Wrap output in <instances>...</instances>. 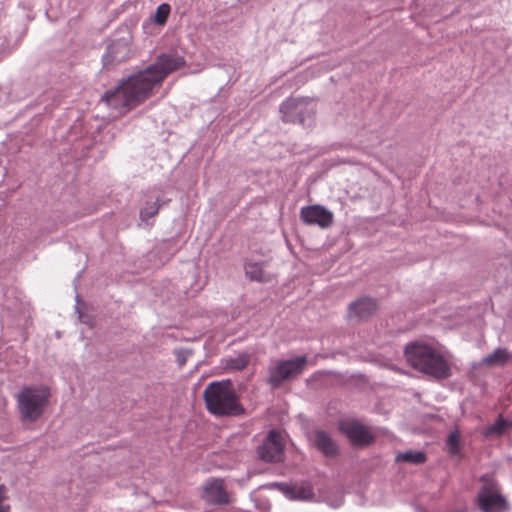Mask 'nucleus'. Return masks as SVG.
I'll list each match as a JSON object with an SVG mask.
<instances>
[{
    "label": "nucleus",
    "mask_w": 512,
    "mask_h": 512,
    "mask_svg": "<svg viewBox=\"0 0 512 512\" xmlns=\"http://www.w3.org/2000/svg\"><path fill=\"white\" fill-rule=\"evenodd\" d=\"M314 444L326 457H334L338 453V446L329 433L317 430L314 434Z\"/></svg>",
    "instance_id": "2eb2a0df"
},
{
    "label": "nucleus",
    "mask_w": 512,
    "mask_h": 512,
    "mask_svg": "<svg viewBox=\"0 0 512 512\" xmlns=\"http://www.w3.org/2000/svg\"><path fill=\"white\" fill-rule=\"evenodd\" d=\"M339 505H340V503H339V504H336V505H332V506H333L334 508H337Z\"/></svg>",
    "instance_id": "bb28decb"
},
{
    "label": "nucleus",
    "mask_w": 512,
    "mask_h": 512,
    "mask_svg": "<svg viewBox=\"0 0 512 512\" xmlns=\"http://www.w3.org/2000/svg\"><path fill=\"white\" fill-rule=\"evenodd\" d=\"M483 485L478 493V504L483 512H505L507 501L500 493L496 481L490 477L481 478Z\"/></svg>",
    "instance_id": "423d86ee"
},
{
    "label": "nucleus",
    "mask_w": 512,
    "mask_h": 512,
    "mask_svg": "<svg viewBox=\"0 0 512 512\" xmlns=\"http://www.w3.org/2000/svg\"><path fill=\"white\" fill-rule=\"evenodd\" d=\"M281 119L287 123L305 125L315 113L311 101L304 98H288L280 105Z\"/></svg>",
    "instance_id": "0eeeda50"
},
{
    "label": "nucleus",
    "mask_w": 512,
    "mask_h": 512,
    "mask_svg": "<svg viewBox=\"0 0 512 512\" xmlns=\"http://www.w3.org/2000/svg\"><path fill=\"white\" fill-rule=\"evenodd\" d=\"M171 8L167 3H162L157 7L156 13L154 15V22L159 25H164L167 22L168 16L170 14Z\"/></svg>",
    "instance_id": "4be33fe9"
},
{
    "label": "nucleus",
    "mask_w": 512,
    "mask_h": 512,
    "mask_svg": "<svg viewBox=\"0 0 512 512\" xmlns=\"http://www.w3.org/2000/svg\"><path fill=\"white\" fill-rule=\"evenodd\" d=\"M300 218L307 225H316L322 229L332 226L334 222L333 213L320 204L304 206L300 210Z\"/></svg>",
    "instance_id": "9d476101"
},
{
    "label": "nucleus",
    "mask_w": 512,
    "mask_h": 512,
    "mask_svg": "<svg viewBox=\"0 0 512 512\" xmlns=\"http://www.w3.org/2000/svg\"><path fill=\"white\" fill-rule=\"evenodd\" d=\"M407 362L416 370L435 378H444L448 366L442 355L432 346L425 343H409L405 350Z\"/></svg>",
    "instance_id": "7ed1b4c3"
},
{
    "label": "nucleus",
    "mask_w": 512,
    "mask_h": 512,
    "mask_svg": "<svg viewBox=\"0 0 512 512\" xmlns=\"http://www.w3.org/2000/svg\"><path fill=\"white\" fill-rule=\"evenodd\" d=\"M244 269L246 276L252 281L267 282L269 280L263 271L262 265L259 263H246Z\"/></svg>",
    "instance_id": "a211bd4d"
},
{
    "label": "nucleus",
    "mask_w": 512,
    "mask_h": 512,
    "mask_svg": "<svg viewBox=\"0 0 512 512\" xmlns=\"http://www.w3.org/2000/svg\"><path fill=\"white\" fill-rule=\"evenodd\" d=\"M427 461V455L421 450H406L395 455V463L421 465Z\"/></svg>",
    "instance_id": "dca6fc26"
},
{
    "label": "nucleus",
    "mask_w": 512,
    "mask_h": 512,
    "mask_svg": "<svg viewBox=\"0 0 512 512\" xmlns=\"http://www.w3.org/2000/svg\"><path fill=\"white\" fill-rule=\"evenodd\" d=\"M272 486L279 487L291 500H310L314 497L311 487L307 484L286 485L282 483H273Z\"/></svg>",
    "instance_id": "4468645a"
},
{
    "label": "nucleus",
    "mask_w": 512,
    "mask_h": 512,
    "mask_svg": "<svg viewBox=\"0 0 512 512\" xmlns=\"http://www.w3.org/2000/svg\"><path fill=\"white\" fill-rule=\"evenodd\" d=\"M49 397V389L44 386L22 388L17 396V407L21 418L31 422L37 420L43 414Z\"/></svg>",
    "instance_id": "20e7f679"
},
{
    "label": "nucleus",
    "mask_w": 512,
    "mask_h": 512,
    "mask_svg": "<svg viewBox=\"0 0 512 512\" xmlns=\"http://www.w3.org/2000/svg\"><path fill=\"white\" fill-rule=\"evenodd\" d=\"M249 360L250 358L248 354L241 353L235 358H230L227 361V365L229 368L234 370H243L249 364Z\"/></svg>",
    "instance_id": "aec40b11"
},
{
    "label": "nucleus",
    "mask_w": 512,
    "mask_h": 512,
    "mask_svg": "<svg viewBox=\"0 0 512 512\" xmlns=\"http://www.w3.org/2000/svg\"><path fill=\"white\" fill-rule=\"evenodd\" d=\"M377 309L376 302L368 297L360 298L349 305L348 316L349 318L367 319Z\"/></svg>",
    "instance_id": "ddd939ff"
},
{
    "label": "nucleus",
    "mask_w": 512,
    "mask_h": 512,
    "mask_svg": "<svg viewBox=\"0 0 512 512\" xmlns=\"http://www.w3.org/2000/svg\"><path fill=\"white\" fill-rule=\"evenodd\" d=\"M512 428V420L503 418L502 415L496 419V421L489 425L485 431V437H500L507 433Z\"/></svg>",
    "instance_id": "f3484780"
},
{
    "label": "nucleus",
    "mask_w": 512,
    "mask_h": 512,
    "mask_svg": "<svg viewBox=\"0 0 512 512\" xmlns=\"http://www.w3.org/2000/svg\"><path fill=\"white\" fill-rule=\"evenodd\" d=\"M203 399L212 415L239 416L244 413L229 380L209 383L203 392Z\"/></svg>",
    "instance_id": "f03ea898"
},
{
    "label": "nucleus",
    "mask_w": 512,
    "mask_h": 512,
    "mask_svg": "<svg viewBox=\"0 0 512 512\" xmlns=\"http://www.w3.org/2000/svg\"><path fill=\"white\" fill-rule=\"evenodd\" d=\"M130 57V47L126 40L118 39L109 44L102 56L103 67L107 70L126 61Z\"/></svg>",
    "instance_id": "9b49d317"
},
{
    "label": "nucleus",
    "mask_w": 512,
    "mask_h": 512,
    "mask_svg": "<svg viewBox=\"0 0 512 512\" xmlns=\"http://www.w3.org/2000/svg\"><path fill=\"white\" fill-rule=\"evenodd\" d=\"M458 452V444L452 443V435H450V455L456 454Z\"/></svg>",
    "instance_id": "b1692460"
},
{
    "label": "nucleus",
    "mask_w": 512,
    "mask_h": 512,
    "mask_svg": "<svg viewBox=\"0 0 512 512\" xmlns=\"http://www.w3.org/2000/svg\"><path fill=\"white\" fill-rule=\"evenodd\" d=\"M339 429L353 445L368 446L374 441V436L369 428L357 420H341L339 422Z\"/></svg>",
    "instance_id": "6e6552de"
},
{
    "label": "nucleus",
    "mask_w": 512,
    "mask_h": 512,
    "mask_svg": "<svg viewBox=\"0 0 512 512\" xmlns=\"http://www.w3.org/2000/svg\"><path fill=\"white\" fill-rule=\"evenodd\" d=\"M203 498L206 502L214 505H225L230 502L229 495L224 488V482L219 478L209 480L205 483Z\"/></svg>",
    "instance_id": "f8f14e48"
},
{
    "label": "nucleus",
    "mask_w": 512,
    "mask_h": 512,
    "mask_svg": "<svg viewBox=\"0 0 512 512\" xmlns=\"http://www.w3.org/2000/svg\"><path fill=\"white\" fill-rule=\"evenodd\" d=\"M178 362H179L181 365H183V364H184V362H185V360H180V359H178Z\"/></svg>",
    "instance_id": "a878e982"
},
{
    "label": "nucleus",
    "mask_w": 512,
    "mask_h": 512,
    "mask_svg": "<svg viewBox=\"0 0 512 512\" xmlns=\"http://www.w3.org/2000/svg\"><path fill=\"white\" fill-rule=\"evenodd\" d=\"M509 358L505 349L498 348L492 354L483 359V363L488 366L504 365Z\"/></svg>",
    "instance_id": "6ab92c4d"
},
{
    "label": "nucleus",
    "mask_w": 512,
    "mask_h": 512,
    "mask_svg": "<svg viewBox=\"0 0 512 512\" xmlns=\"http://www.w3.org/2000/svg\"><path fill=\"white\" fill-rule=\"evenodd\" d=\"M450 435H452V443L458 444L457 435L455 433H450Z\"/></svg>",
    "instance_id": "393cba45"
},
{
    "label": "nucleus",
    "mask_w": 512,
    "mask_h": 512,
    "mask_svg": "<svg viewBox=\"0 0 512 512\" xmlns=\"http://www.w3.org/2000/svg\"><path fill=\"white\" fill-rule=\"evenodd\" d=\"M5 500V488L4 485L0 483V512H9V505L4 503Z\"/></svg>",
    "instance_id": "5701e85b"
},
{
    "label": "nucleus",
    "mask_w": 512,
    "mask_h": 512,
    "mask_svg": "<svg viewBox=\"0 0 512 512\" xmlns=\"http://www.w3.org/2000/svg\"><path fill=\"white\" fill-rule=\"evenodd\" d=\"M257 454L264 462L272 463L281 461L284 455V444L281 435L271 430L262 444L257 447Z\"/></svg>",
    "instance_id": "1a4fd4ad"
},
{
    "label": "nucleus",
    "mask_w": 512,
    "mask_h": 512,
    "mask_svg": "<svg viewBox=\"0 0 512 512\" xmlns=\"http://www.w3.org/2000/svg\"><path fill=\"white\" fill-rule=\"evenodd\" d=\"M307 363L305 356H298L289 360H276L269 367V377L267 382L273 388L281 387L286 381L300 374Z\"/></svg>",
    "instance_id": "39448f33"
},
{
    "label": "nucleus",
    "mask_w": 512,
    "mask_h": 512,
    "mask_svg": "<svg viewBox=\"0 0 512 512\" xmlns=\"http://www.w3.org/2000/svg\"><path fill=\"white\" fill-rule=\"evenodd\" d=\"M159 200L156 199L153 203H146L143 208L140 210V217L143 221H147L149 218L154 217L160 208Z\"/></svg>",
    "instance_id": "412c9836"
},
{
    "label": "nucleus",
    "mask_w": 512,
    "mask_h": 512,
    "mask_svg": "<svg viewBox=\"0 0 512 512\" xmlns=\"http://www.w3.org/2000/svg\"><path fill=\"white\" fill-rule=\"evenodd\" d=\"M184 64L183 57L177 54H161L153 64L122 80L114 89L107 90L101 101L118 114H126L144 102L168 74Z\"/></svg>",
    "instance_id": "f257e3e1"
}]
</instances>
